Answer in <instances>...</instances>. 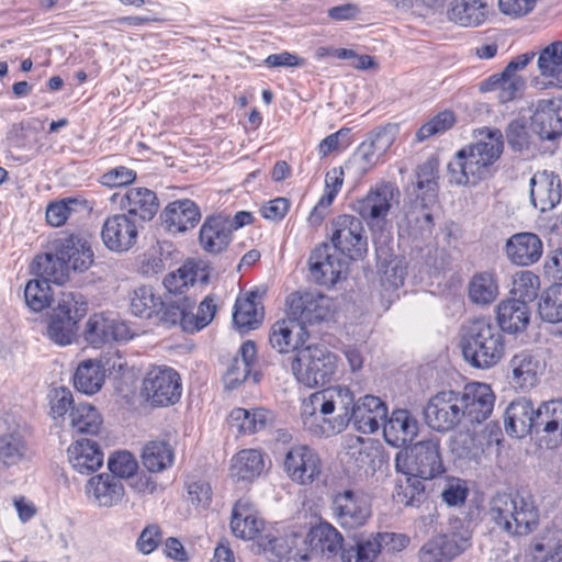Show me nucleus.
<instances>
[{
	"label": "nucleus",
	"instance_id": "2eb2a0df",
	"mask_svg": "<svg viewBox=\"0 0 562 562\" xmlns=\"http://www.w3.org/2000/svg\"><path fill=\"white\" fill-rule=\"evenodd\" d=\"M459 392L442 391L430 397L424 408L426 424L434 430L446 432L454 429L462 420Z\"/></svg>",
	"mask_w": 562,
	"mask_h": 562
},
{
	"label": "nucleus",
	"instance_id": "7c9ffc66",
	"mask_svg": "<svg viewBox=\"0 0 562 562\" xmlns=\"http://www.w3.org/2000/svg\"><path fill=\"white\" fill-rule=\"evenodd\" d=\"M385 441L396 448L412 442L418 434V422L408 409H395L383 422Z\"/></svg>",
	"mask_w": 562,
	"mask_h": 562
},
{
	"label": "nucleus",
	"instance_id": "680f3d73",
	"mask_svg": "<svg viewBox=\"0 0 562 562\" xmlns=\"http://www.w3.org/2000/svg\"><path fill=\"white\" fill-rule=\"evenodd\" d=\"M295 538L272 537L268 539L265 549L271 553L273 562H303L307 560L306 554L295 546Z\"/></svg>",
	"mask_w": 562,
	"mask_h": 562
},
{
	"label": "nucleus",
	"instance_id": "f03ea898",
	"mask_svg": "<svg viewBox=\"0 0 562 562\" xmlns=\"http://www.w3.org/2000/svg\"><path fill=\"white\" fill-rule=\"evenodd\" d=\"M490 520L510 537H525L539 526V509L533 495L526 490L497 493L490 502Z\"/></svg>",
	"mask_w": 562,
	"mask_h": 562
},
{
	"label": "nucleus",
	"instance_id": "0e129e2a",
	"mask_svg": "<svg viewBox=\"0 0 562 562\" xmlns=\"http://www.w3.org/2000/svg\"><path fill=\"white\" fill-rule=\"evenodd\" d=\"M380 554V544L372 535L368 538H360L356 543L341 551L342 562H374Z\"/></svg>",
	"mask_w": 562,
	"mask_h": 562
},
{
	"label": "nucleus",
	"instance_id": "3c124183",
	"mask_svg": "<svg viewBox=\"0 0 562 562\" xmlns=\"http://www.w3.org/2000/svg\"><path fill=\"white\" fill-rule=\"evenodd\" d=\"M405 477L396 482L393 499L406 507H419L427 498L423 479L415 474H404Z\"/></svg>",
	"mask_w": 562,
	"mask_h": 562
},
{
	"label": "nucleus",
	"instance_id": "aec40b11",
	"mask_svg": "<svg viewBox=\"0 0 562 562\" xmlns=\"http://www.w3.org/2000/svg\"><path fill=\"white\" fill-rule=\"evenodd\" d=\"M138 222L127 214L109 216L102 226L101 237L108 249L115 252L130 250L137 241Z\"/></svg>",
	"mask_w": 562,
	"mask_h": 562
},
{
	"label": "nucleus",
	"instance_id": "cd10ccee",
	"mask_svg": "<svg viewBox=\"0 0 562 562\" xmlns=\"http://www.w3.org/2000/svg\"><path fill=\"white\" fill-rule=\"evenodd\" d=\"M505 252L512 263L528 267L542 257L543 243L535 233H516L506 240Z\"/></svg>",
	"mask_w": 562,
	"mask_h": 562
},
{
	"label": "nucleus",
	"instance_id": "58836bf2",
	"mask_svg": "<svg viewBox=\"0 0 562 562\" xmlns=\"http://www.w3.org/2000/svg\"><path fill=\"white\" fill-rule=\"evenodd\" d=\"M87 494L103 507H112L121 502L124 496V486L120 479L102 473L92 476L87 484Z\"/></svg>",
	"mask_w": 562,
	"mask_h": 562
},
{
	"label": "nucleus",
	"instance_id": "7ed1b4c3",
	"mask_svg": "<svg viewBox=\"0 0 562 562\" xmlns=\"http://www.w3.org/2000/svg\"><path fill=\"white\" fill-rule=\"evenodd\" d=\"M462 355L468 363L477 369H490L505 353V339L490 318L480 317L468 323L460 341Z\"/></svg>",
	"mask_w": 562,
	"mask_h": 562
},
{
	"label": "nucleus",
	"instance_id": "8fccbe9b",
	"mask_svg": "<svg viewBox=\"0 0 562 562\" xmlns=\"http://www.w3.org/2000/svg\"><path fill=\"white\" fill-rule=\"evenodd\" d=\"M34 271L40 279L46 282L61 284L68 277V266L65 260L53 250L37 255L34 259Z\"/></svg>",
	"mask_w": 562,
	"mask_h": 562
},
{
	"label": "nucleus",
	"instance_id": "338daca9",
	"mask_svg": "<svg viewBox=\"0 0 562 562\" xmlns=\"http://www.w3.org/2000/svg\"><path fill=\"white\" fill-rule=\"evenodd\" d=\"M540 288L539 277L531 271H521L514 281L513 294L525 304L533 302Z\"/></svg>",
	"mask_w": 562,
	"mask_h": 562
},
{
	"label": "nucleus",
	"instance_id": "b1692460",
	"mask_svg": "<svg viewBox=\"0 0 562 562\" xmlns=\"http://www.w3.org/2000/svg\"><path fill=\"white\" fill-rule=\"evenodd\" d=\"M435 203L425 200L422 193L411 194L409 202L404 206V216L398 223V235L417 237L425 232L431 233L434 220L429 206Z\"/></svg>",
	"mask_w": 562,
	"mask_h": 562
},
{
	"label": "nucleus",
	"instance_id": "f257e3e1",
	"mask_svg": "<svg viewBox=\"0 0 562 562\" xmlns=\"http://www.w3.org/2000/svg\"><path fill=\"white\" fill-rule=\"evenodd\" d=\"M504 150V136L498 128H486L483 139L457 151L448 165L450 182L458 186H476L494 173V165Z\"/></svg>",
	"mask_w": 562,
	"mask_h": 562
},
{
	"label": "nucleus",
	"instance_id": "69168bd1",
	"mask_svg": "<svg viewBox=\"0 0 562 562\" xmlns=\"http://www.w3.org/2000/svg\"><path fill=\"white\" fill-rule=\"evenodd\" d=\"M24 299L32 311L44 310L52 302L49 283L42 279L30 280L25 285Z\"/></svg>",
	"mask_w": 562,
	"mask_h": 562
},
{
	"label": "nucleus",
	"instance_id": "a19ab883",
	"mask_svg": "<svg viewBox=\"0 0 562 562\" xmlns=\"http://www.w3.org/2000/svg\"><path fill=\"white\" fill-rule=\"evenodd\" d=\"M263 305L257 291H251L245 297L235 302L233 322L241 333H248L258 327L263 319Z\"/></svg>",
	"mask_w": 562,
	"mask_h": 562
},
{
	"label": "nucleus",
	"instance_id": "13d9d810",
	"mask_svg": "<svg viewBox=\"0 0 562 562\" xmlns=\"http://www.w3.org/2000/svg\"><path fill=\"white\" fill-rule=\"evenodd\" d=\"M85 338L90 345L97 347L111 340H117L119 335L112 321L100 314H94L89 317L86 324Z\"/></svg>",
	"mask_w": 562,
	"mask_h": 562
},
{
	"label": "nucleus",
	"instance_id": "ea45409f",
	"mask_svg": "<svg viewBox=\"0 0 562 562\" xmlns=\"http://www.w3.org/2000/svg\"><path fill=\"white\" fill-rule=\"evenodd\" d=\"M263 522L247 499H238L232 510V532L240 539L252 540L262 529Z\"/></svg>",
	"mask_w": 562,
	"mask_h": 562
},
{
	"label": "nucleus",
	"instance_id": "6e6552de",
	"mask_svg": "<svg viewBox=\"0 0 562 562\" xmlns=\"http://www.w3.org/2000/svg\"><path fill=\"white\" fill-rule=\"evenodd\" d=\"M181 393L180 374L171 367H151L142 381L140 395L153 407L175 405L179 402Z\"/></svg>",
	"mask_w": 562,
	"mask_h": 562
},
{
	"label": "nucleus",
	"instance_id": "6ab92c4d",
	"mask_svg": "<svg viewBox=\"0 0 562 562\" xmlns=\"http://www.w3.org/2000/svg\"><path fill=\"white\" fill-rule=\"evenodd\" d=\"M459 398L462 417L470 424H481L493 412L495 396L488 384L469 383L459 393Z\"/></svg>",
	"mask_w": 562,
	"mask_h": 562
},
{
	"label": "nucleus",
	"instance_id": "c03bdc74",
	"mask_svg": "<svg viewBox=\"0 0 562 562\" xmlns=\"http://www.w3.org/2000/svg\"><path fill=\"white\" fill-rule=\"evenodd\" d=\"M308 536L312 550L327 559L344 550L341 533L328 522L312 528Z\"/></svg>",
	"mask_w": 562,
	"mask_h": 562
},
{
	"label": "nucleus",
	"instance_id": "052dcab7",
	"mask_svg": "<svg viewBox=\"0 0 562 562\" xmlns=\"http://www.w3.org/2000/svg\"><path fill=\"white\" fill-rule=\"evenodd\" d=\"M538 313L544 322H562V283H554L543 292L538 303Z\"/></svg>",
	"mask_w": 562,
	"mask_h": 562
},
{
	"label": "nucleus",
	"instance_id": "a878e982",
	"mask_svg": "<svg viewBox=\"0 0 562 562\" xmlns=\"http://www.w3.org/2000/svg\"><path fill=\"white\" fill-rule=\"evenodd\" d=\"M547 448L562 443V400L543 402L536 409V432Z\"/></svg>",
	"mask_w": 562,
	"mask_h": 562
},
{
	"label": "nucleus",
	"instance_id": "4be33fe9",
	"mask_svg": "<svg viewBox=\"0 0 562 562\" xmlns=\"http://www.w3.org/2000/svg\"><path fill=\"white\" fill-rule=\"evenodd\" d=\"M52 249L57 251L68 268L83 272L93 263V250L89 239L79 234H71L56 238L52 243Z\"/></svg>",
	"mask_w": 562,
	"mask_h": 562
},
{
	"label": "nucleus",
	"instance_id": "09e8293b",
	"mask_svg": "<svg viewBox=\"0 0 562 562\" xmlns=\"http://www.w3.org/2000/svg\"><path fill=\"white\" fill-rule=\"evenodd\" d=\"M439 161L436 157H430L416 169V184L409 194L424 195L427 201H437L438 196V179H439Z\"/></svg>",
	"mask_w": 562,
	"mask_h": 562
},
{
	"label": "nucleus",
	"instance_id": "bb28decb",
	"mask_svg": "<svg viewBox=\"0 0 562 562\" xmlns=\"http://www.w3.org/2000/svg\"><path fill=\"white\" fill-rule=\"evenodd\" d=\"M560 177L553 171H537L530 179V200L541 213L554 209L561 201Z\"/></svg>",
	"mask_w": 562,
	"mask_h": 562
},
{
	"label": "nucleus",
	"instance_id": "20e7f679",
	"mask_svg": "<svg viewBox=\"0 0 562 562\" xmlns=\"http://www.w3.org/2000/svg\"><path fill=\"white\" fill-rule=\"evenodd\" d=\"M401 192L396 183L381 181L367 194L355 201L352 209L368 225L375 245L391 240L389 213L393 203H398Z\"/></svg>",
	"mask_w": 562,
	"mask_h": 562
},
{
	"label": "nucleus",
	"instance_id": "de8ad7c7",
	"mask_svg": "<svg viewBox=\"0 0 562 562\" xmlns=\"http://www.w3.org/2000/svg\"><path fill=\"white\" fill-rule=\"evenodd\" d=\"M539 361L528 350L516 353L509 361L513 382L520 389H531L538 382Z\"/></svg>",
	"mask_w": 562,
	"mask_h": 562
},
{
	"label": "nucleus",
	"instance_id": "4c0bfd02",
	"mask_svg": "<svg viewBox=\"0 0 562 562\" xmlns=\"http://www.w3.org/2000/svg\"><path fill=\"white\" fill-rule=\"evenodd\" d=\"M71 467L81 474H90L101 468L103 452L100 446L90 439L77 440L68 448Z\"/></svg>",
	"mask_w": 562,
	"mask_h": 562
},
{
	"label": "nucleus",
	"instance_id": "ddd939ff",
	"mask_svg": "<svg viewBox=\"0 0 562 562\" xmlns=\"http://www.w3.org/2000/svg\"><path fill=\"white\" fill-rule=\"evenodd\" d=\"M288 315L305 328L327 321L333 314L331 300L316 292H293L286 299Z\"/></svg>",
	"mask_w": 562,
	"mask_h": 562
},
{
	"label": "nucleus",
	"instance_id": "a211bd4d",
	"mask_svg": "<svg viewBox=\"0 0 562 562\" xmlns=\"http://www.w3.org/2000/svg\"><path fill=\"white\" fill-rule=\"evenodd\" d=\"M177 303V300L162 299L149 285L138 286L130 294V310L134 316L154 319L167 326L172 325L166 319V314L171 310L170 306H175Z\"/></svg>",
	"mask_w": 562,
	"mask_h": 562
},
{
	"label": "nucleus",
	"instance_id": "4468645a",
	"mask_svg": "<svg viewBox=\"0 0 562 562\" xmlns=\"http://www.w3.org/2000/svg\"><path fill=\"white\" fill-rule=\"evenodd\" d=\"M323 462L318 452L307 445H294L284 456L283 471L299 485H311L321 477Z\"/></svg>",
	"mask_w": 562,
	"mask_h": 562
},
{
	"label": "nucleus",
	"instance_id": "393cba45",
	"mask_svg": "<svg viewBox=\"0 0 562 562\" xmlns=\"http://www.w3.org/2000/svg\"><path fill=\"white\" fill-rule=\"evenodd\" d=\"M384 401L374 395H364L356 400L350 423L362 434H374L387 417Z\"/></svg>",
	"mask_w": 562,
	"mask_h": 562
},
{
	"label": "nucleus",
	"instance_id": "f704fd0d",
	"mask_svg": "<svg viewBox=\"0 0 562 562\" xmlns=\"http://www.w3.org/2000/svg\"><path fill=\"white\" fill-rule=\"evenodd\" d=\"M199 239L202 248L210 254L225 250L232 239L227 216L217 214L206 217L201 226Z\"/></svg>",
	"mask_w": 562,
	"mask_h": 562
},
{
	"label": "nucleus",
	"instance_id": "e433bc0d",
	"mask_svg": "<svg viewBox=\"0 0 562 562\" xmlns=\"http://www.w3.org/2000/svg\"><path fill=\"white\" fill-rule=\"evenodd\" d=\"M311 395L302 404L304 428L316 437H330L344 431L342 419H335L331 414H323L318 407L311 405Z\"/></svg>",
	"mask_w": 562,
	"mask_h": 562
},
{
	"label": "nucleus",
	"instance_id": "9b49d317",
	"mask_svg": "<svg viewBox=\"0 0 562 562\" xmlns=\"http://www.w3.org/2000/svg\"><path fill=\"white\" fill-rule=\"evenodd\" d=\"M330 510L335 521L348 530L364 526L372 514L366 495L361 491L351 488L331 493Z\"/></svg>",
	"mask_w": 562,
	"mask_h": 562
},
{
	"label": "nucleus",
	"instance_id": "473e14b6",
	"mask_svg": "<svg viewBox=\"0 0 562 562\" xmlns=\"http://www.w3.org/2000/svg\"><path fill=\"white\" fill-rule=\"evenodd\" d=\"M536 409L530 400L513 401L505 412V429L510 436L522 438L536 432Z\"/></svg>",
	"mask_w": 562,
	"mask_h": 562
},
{
	"label": "nucleus",
	"instance_id": "864d4df0",
	"mask_svg": "<svg viewBox=\"0 0 562 562\" xmlns=\"http://www.w3.org/2000/svg\"><path fill=\"white\" fill-rule=\"evenodd\" d=\"M70 426L77 434L97 435L102 425L99 411L89 403H78L70 411Z\"/></svg>",
	"mask_w": 562,
	"mask_h": 562
},
{
	"label": "nucleus",
	"instance_id": "72a5a7b5",
	"mask_svg": "<svg viewBox=\"0 0 562 562\" xmlns=\"http://www.w3.org/2000/svg\"><path fill=\"white\" fill-rule=\"evenodd\" d=\"M161 221L171 233H181L193 228L201 220V212L191 200H177L169 203L162 211Z\"/></svg>",
	"mask_w": 562,
	"mask_h": 562
},
{
	"label": "nucleus",
	"instance_id": "bf43d9fd",
	"mask_svg": "<svg viewBox=\"0 0 562 562\" xmlns=\"http://www.w3.org/2000/svg\"><path fill=\"white\" fill-rule=\"evenodd\" d=\"M525 88V80L519 76L503 77L495 74L486 79L482 85V90H498V100L501 103L513 101Z\"/></svg>",
	"mask_w": 562,
	"mask_h": 562
},
{
	"label": "nucleus",
	"instance_id": "0eeeda50",
	"mask_svg": "<svg viewBox=\"0 0 562 562\" xmlns=\"http://www.w3.org/2000/svg\"><path fill=\"white\" fill-rule=\"evenodd\" d=\"M291 369L300 383L316 387L328 383L334 376L337 357L324 347L308 345L296 352Z\"/></svg>",
	"mask_w": 562,
	"mask_h": 562
},
{
	"label": "nucleus",
	"instance_id": "423d86ee",
	"mask_svg": "<svg viewBox=\"0 0 562 562\" xmlns=\"http://www.w3.org/2000/svg\"><path fill=\"white\" fill-rule=\"evenodd\" d=\"M395 469L403 474H415L423 480H431L445 468L438 438L420 440L395 456Z\"/></svg>",
	"mask_w": 562,
	"mask_h": 562
},
{
	"label": "nucleus",
	"instance_id": "4d7b16f0",
	"mask_svg": "<svg viewBox=\"0 0 562 562\" xmlns=\"http://www.w3.org/2000/svg\"><path fill=\"white\" fill-rule=\"evenodd\" d=\"M233 426L238 428L240 434H254L266 428L270 413L263 408L248 411L245 408H234L229 414Z\"/></svg>",
	"mask_w": 562,
	"mask_h": 562
},
{
	"label": "nucleus",
	"instance_id": "a18cd8bd",
	"mask_svg": "<svg viewBox=\"0 0 562 562\" xmlns=\"http://www.w3.org/2000/svg\"><path fill=\"white\" fill-rule=\"evenodd\" d=\"M175 449L165 440H151L142 451V463L150 473H159L172 467Z\"/></svg>",
	"mask_w": 562,
	"mask_h": 562
},
{
	"label": "nucleus",
	"instance_id": "37998d69",
	"mask_svg": "<svg viewBox=\"0 0 562 562\" xmlns=\"http://www.w3.org/2000/svg\"><path fill=\"white\" fill-rule=\"evenodd\" d=\"M467 291L472 304L488 306L496 301L499 294L498 279L491 271L476 272L469 280Z\"/></svg>",
	"mask_w": 562,
	"mask_h": 562
},
{
	"label": "nucleus",
	"instance_id": "5fc2aeb1",
	"mask_svg": "<svg viewBox=\"0 0 562 562\" xmlns=\"http://www.w3.org/2000/svg\"><path fill=\"white\" fill-rule=\"evenodd\" d=\"M198 278V266L193 261H187L176 271L168 273L164 279V285L168 291L166 300L184 297V289L193 285Z\"/></svg>",
	"mask_w": 562,
	"mask_h": 562
},
{
	"label": "nucleus",
	"instance_id": "5701e85b",
	"mask_svg": "<svg viewBox=\"0 0 562 562\" xmlns=\"http://www.w3.org/2000/svg\"><path fill=\"white\" fill-rule=\"evenodd\" d=\"M531 128L541 139L553 140L562 135V98L540 99L535 103Z\"/></svg>",
	"mask_w": 562,
	"mask_h": 562
},
{
	"label": "nucleus",
	"instance_id": "412c9836",
	"mask_svg": "<svg viewBox=\"0 0 562 562\" xmlns=\"http://www.w3.org/2000/svg\"><path fill=\"white\" fill-rule=\"evenodd\" d=\"M311 276L321 285L336 284L348 270V261L331 254L327 244L316 247L308 259Z\"/></svg>",
	"mask_w": 562,
	"mask_h": 562
},
{
	"label": "nucleus",
	"instance_id": "774afa93",
	"mask_svg": "<svg viewBox=\"0 0 562 562\" xmlns=\"http://www.w3.org/2000/svg\"><path fill=\"white\" fill-rule=\"evenodd\" d=\"M456 117L451 111H442L426 122L416 132V140L424 142L430 136L445 133L453 126Z\"/></svg>",
	"mask_w": 562,
	"mask_h": 562
},
{
	"label": "nucleus",
	"instance_id": "f3484780",
	"mask_svg": "<svg viewBox=\"0 0 562 562\" xmlns=\"http://www.w3.org/2000/svg\"><path fill=\"white\" fill-rule=\"evenodd\" d=\"M356 398L353 392L346 385H335L311 394V405L323 414H331L335 419H342L346 429L352 418Z\"/></svg>",
	"mask_w": 562,
	"mask_h": 562
},
{
	"label": "nucleus",
	"instance_id": "9d476101",
	"mask_svg": "<svg viewBox=\"0 0 562 562\" xmlns=\"http://www.w3.org/2000/svg\"><path fill=\"white\" fill-rule=\"evenodd\" d=\"M472 533L458 522L447 532L429 538L418 550L419 562H451L471 547Z\"/></svg>",
	"mask_w": 562,
	"mask_h": 562
},
{
	"label": "nucleus",
	"instance_id": "c9c22d12",
	"mask_svg": "<svg viewBox=\"0 0 562 562\" xmlns=\"http://www.w3.org/2000/svg\"><path fill=\"white\" fill-rule=\"evenodd\" d=\"M530 315L531 311L522 300L507 299L497 306V327L509 334L521 333L529 325Z\"/></svg>",
	"mask_w": 562,
	"mask_h": 562
},
{
	"label": "nucleus",
	"instance_id": "49530a36",
	"mask_svg": "<svg viewBox=\"0 0 562 562\" xmlns=\"http://www.w3.org/2000/svg\"><path fill=\"white\" fill-rule=\"evenodd\" d=\"M265 469L263 457L256 449L239 451L232 459L231 476L236 481H254Z\"/></svg>",
	"mask_w": 562,
	"mask_h": 562
},
{
	"label": "nucleus",
	"instance_id": "c756f323",
	"mask_svg": "<svg viewBox=\"0 0 562 562\" xmlns=\"http://www.w3.org/2000/svg\"><path fill=\"white\" fill-rule=\"evenodd\" d=\"M380 447L371 439L356 437L347 447L346 465L353 474H373L376 470V460L381 459Z\"/></svg>",
	"mask_w": 562,
	"mask_h": 562
},
{
	"label": "nucleus",
	"instance_id": "e2e57ef3",
	"mask_svg": "<svg viewBox=\"0 0 562 562\" xmlns=\"http://www.w3.org/2000/svg\"><path fill=\"white\" fill-rule=\"evenodd\" d=\"M86 200L66 198L47 206L46 221L50 226L59 227L66 223L72 213L86 210Z\"/></svg>",
	"mask_w": 562,
	"mask_h": 562
},
{
	"label": "nucleus",
	"instance_id": "79ce46f5",
	"mask_svg": "<svg viewBox=\"0 0 562 562\" xmlns=\"http://www.w3.org/2000/svg\"><path fill=\"white\" fill-rule=\"evenodd\" d=\"M448 16L461 26L475 27L487 20L488 7L483 0H453Z\"/></svg>",
	"mask_w": 562,
	"mask_h": 562
},
{
	"label": "nucleus",
	"instance_id": "1a4fd4ad",
	"mask_svg": "<svg viewBox=\"0 0 562 562\" xmlns=\"http://www.w3.org/2000/svg\"><path fill=\"white\" fill-rule=\"evenodd\" d=\"M330 241L335 250L349 260H360L368 252V236L363 221L351 214H340L330 222Z\"/></svg>",
	"mask_w": 562,
	"mask_h": 562
},
{
	"label": "nucleus",
	"instance_id": "39448f33",
	"mask_svg": "<svg viewBox=\"0 0 562 562\" xmlns=\"http://www.w3.org/2000/svg\"><path fill=\"white\" fill-rule=\"evenodd\" d=\"M88 302L79 292L63 291L52 307L46 335L59 346L70 345L77 336L78 324L86 316Z\"/></svg>",
	"mask_w": 562,
	"mask_h": 562
},
{
	"label": "nucleus",
	"instance_id": "2f4dec72",
	"mask_svg": "<svg viewBox=\"0 0 562 562\" xmlns=\"http://www.w3.org/2000/svg\"><path fill=\"white\" fill-rule=\"evenodd\" d=\"M120 206L126 211L125 214L130 217L143 223L153 220L158 211L159 203L154 191L147 188L134 187L127 189L121 195Z\"/></svg>",
	"mask_w": 562,
	"mask_h": 562
},
{
	"label": "nucleus",
	"instance_id": "f8f14e48",
	"mask_svg": "<svg viewBox=\"0 0 562 562\" xmlns=\"http://www.w3.org/2000/svg\"><path fill=\"white\" fill-rule=\"evenodd\" d=\"M394 139L393 127L382 126L374 130L346 162L347 172L355 171L360 176L367 173L387 151Z\"/></svg>",
	"mask_w": 562,
	"mask_h": 562
},
{
	"label": "nucleus",
	"instance_id": "603ef678",
	"mask_svg": "<svg viewBox=\"0 0 562 562\" xmlns=\"http://www.w3.org/2000/svg\"><path fill=\"white\" fill-rule=\"evenodd\" d=\"M537 65L540 74L551 79V85L562 88V41L546 46L539 54Z\"/></svg>",
	"mask_w": 562,
	"mask_h": 562
},
{
	"label": "nucleus",
	"instance_id": "dca6fc26",
	"mask_svg": "<svg viewBox=\"0 0 562 562\" xmlns=\"http://www.w3.org/2000/svg\"><path fill=\"white\" fill-rule=\"evenodd\" d=\"M177 305L170 306L166 314V319L171 325L180 324L182 329L187 333H195L206 327L216 313V305L213 300L206 296L198 306L194 314L195 300L191 296L179 297Z\"/></svg>",
	"mask_w": 562,
	"mask_h": 562
},
{
	"label": "nucleus",
	"instance_id": "6e6d98bb",
	"mask_svg": "<svg viewBox=\"0 0 562 562\" xmlns=\"http://www.w3.org/2000/svg\"><path fill=\"white\" fill-rule=\"evenodd\" d=\"M104 376V369L99 362L87 360L78 366L74 384L79 392L91 395L102 387Z\"/></svg>",
	"mask_w": 562,
	"mask_h": 562
},
{
	"label": "nucleus",
	"instance_id": "c85d7f7f",
	"mask_svg": "<svg viewBox=\"0 0 562 562\" xmlns=\"http://www.w3.org/2000/svg\"><path fill=\"white\" fill-rule=\"evenodd\" d=\"M308 337L306 328L288 315V318L277 321L270 328L269 344L279 353L304 348Z\"/></svg>",
	"mask_w": 562,
	"mask_h": 562
}]
</instances>
